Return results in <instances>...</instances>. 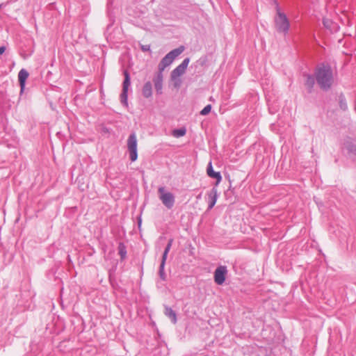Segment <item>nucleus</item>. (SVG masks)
<instances>
[{"mask_svg":"<svg viewBox=\"0 0 356 356\" xmlns=\"http://www.w3.org/2000/svg\"><path fill=\"white\" fill-rule=\"evenodd\" d=\"M317 83L323 90L330 88L333 83V74L329 65H323L316 69L315 73Z\"/></svg>","mask_w":356,"mask_h":356,"instance_id":"1","label":"nucleus"},{"mask_svg":"<svg viewBox=\"0 0 356 356\" xmlns=\"http://www.w3.org/2000/svg\"><path fill=\"white\" fill-rule=\"evenodd\" d=\"M274 21L277 31L286 35L289 29V22L286 15L281 12L278 5H277V15L275 17Z\"/></svg>","mask_w":356,"mask_h":356,"instance_id":"2","label":"nucleus"},{"mask_svg":"<svg viewBox=\"0 0 356 356\" xmlns=\"http://www.w3.org/2000/svg\"><path fill=\"white\" fill-rule=\"evenodd\" d=\"M184 50V47L183 46L179 47V48L175 49L170 51L168 54H167L161 60L159 64V72H162L167 67L171 65L173 60L180 55L183 51Z\"/></svg>","mask_w":356,"mask_h":356,"instance_id":"3","label":"nucleus"},{"mask_svg":"<svg viewBox=\"0 0 356 356\" xmlns=\"http://www.w3.org/2000/svg\"><path fill=\"white\" fill-rule=\"evenodd\" d=\"M158 192L159 193V199L163 205L169 209H172L175 202L174 195L170 192L165 191L163 186L159 187Z\"/></svg>","mask_w":356,"mask_h":356,"instance_id":"4","label":"nucleus"},{"mask_svg":"<svg viewBox=\"0 0 356 356\" xmlns=\"http://www.w3.org/2000/svg\"><path fill=\"white\" fill-rule=\"evenodd\" d=\"M127 149L129 152L130 160L134 162L138 159L137 138L135 133L129 135L127 139Z\"/></svg>","mask_w":356,"mask_h":356,"instance_id":"5","label":"nucleus"},{"mask_svg":"<svg viewBox=\"0 0 356 356\" xmlns=\"http://www.w3.org/2000/svg\"><path fill=\"white\" fill-rule=\"evenodd\" d=\"M124 79L122 83V91L120 95L121 103L125 106H128V90L131 85L130 76L129 72L125 70L124 71Z\"/></svg>","mask_w":356,"mask_h":356,"instance_id":"6","label":"nucleus"},{"mask_svg":"<svg viewBox=\"0 0 356 356\" xmlns=\"http://www.w3.org/2000/svg\"><path fill=\"white\" fill-rule=\"evenodd\" d=\"M190 58H186L181 62L180 65H179L176 68H175L171 72V78L172 79H176L177 78L181 76L185 73V71L189 64Z\"/></svg>","mask_w":356,"mask_h":356,"instance_id":"7","label":"nucleus"},{"mask_svg":"<svg viewBox=\"0 0 356 356\" xmlns=\"http://www.w3.org/2000/svg\"><path fill=\"white\" fill-rule=\"evenodd\" d=\"M227 273V269L225 266H218L214 272V281L218 284H222L226 278V275Z\"/></svg>","mask_w":356,"mask_h":356,"instance_id":"8","label":"nucleus"},{"mask_svg":"<svg viewBox=\"0 0 356 356\" xmlns=\"http://www.w3.org/2000/svg\"><path fill=\"white\" fill-rule=\"evenodd\" d=\"M170 247L171 246H166V248L163 253V255H162V259H161V264L159 266V277L162 280H166V274L164 271V268H165V261H166L168 254L170 251Z\"/></svg>","mask_w":356,"mask_h":356,"instance_id":"9","label":"nucleus"},{"mask_svg":"<svg viewBox=\"0 0 356 356\" xmlns=\"http://www.w3.org/2000/svg\"><path fill=\"white\" fill-rule=\"evenodd\" d=\"M163 81V76L162 72H158L153 78V82L156 93L159 95L162 93Z\"/></svg>","mask_w":356,"mask_h":356,"instance_id":"10","label":"nucleus"},{"mask_svg":"<svg viewBox=\"0 0 356 356\" xmlns=\"http://www.w3.org/2000/svg\"><path fill=\"white\" fill-rule=\"evenodd\" d=\"M29 72L25 69H22L18 73V80L19 83L21 94L23 93L25 89L26 81L29 77Z\"/></svg>","mask_w":356,"mask_h":356,"instance_id":"11","label":"nucleus"},{"mask_svg":"<svg viewBox=\"0 0 356 356\" xmlns=\"http://www.w3.org/2000/svg\"><path fill=\"white\" fill-rule=\"evenodd\" d=\"M218 197V190L216 188H213L208 193V210H211L215 206Z\"/></svg>","mask_w":356,"mask_h":356,"instance_id":"12","label":"nucleus"},{"mask_svg":"<svg viewBox=\"0 0 356 356\" xmlns=\"http://www.w3.org/2000/svg\"><path fill=\"white\" fill-rule=\"evenodd\" d=\"M207 171L209 177L216 179V185L221 181L222 176L219 172H215L213 170L211 162H209Z\"/></svg>","mask_w":356,"mask_h":356,"instance_id":"13","label":"nucleus"},{"mask_svg":"<svg viewBox=\"0 0 356 356\" xmlns=\"http://www.w3.org/2000/svg\"><path fill=\"white\" fill-rule=\"evenodd\" d=\"M142 93L143 95L146 97L149 98L152 97V83L150 81L146 82L142 89Z\"/></svg>","mask_w":356,"mask_h":356,"instance_id":"14","label":"nucleus"},{"mask_svg":"<svg viewBox=\"0 0 356 356\" xmlns=\"http://www.w3.org/2000/svg\"><path fill=\"white\" fill-rule=\"evenodd\" d=\"M164 314L171 320V322L173 324H175L177 323V314L171 307L165 306Z\"/></svg>","mask_w":356,"mask_h":356,"instance_id":"15","label":"nucleus"},{"mask_svg":"<svg viewBox=\"0 0 356 356\" xmlns=\"http://www.w3.org/2000/svg\"><path fill=\"white\" fill-rule=\"evenodd\" d=\"M344 147L348 151V154L356 157V145L350 141H346L344 143Z\"/></svg>","mask_w":356,"mask_h":356,"instance_id":"16","label":"nucleus"},{"mask_svg":"<svg viewBox=\"0 0 356 356\" xmlns=\"http://www.w3.org/2000/svg\"><path fill=\"white\" fill-rule=\"evenodd\" d=\"M305 76L306 77L305 85L307 86L309 92H310L315 83V79L310 74H305Z\"/></svg>","mask_w":356,"mask_h":356,"instance_id":"17","label":"nucleus"},{"mask_svg":"<svg viewBox=\"0 0 356 356\" xmlns=\"http://www.w3.org/2000/svg\"><path fill=\"white\" fill-rule=\"evenodd\" d=\"M186 133V129L185 128H181L177 129H174L172 131V136L175 138H180L184 136Z\"/></svg>","mask_w":356,"mask_h":356,"instance_id":"18","label":"nucleus"},{"mask_svg":"<svg viewBox=\"0 0 356 356\" xmlns=\"http://www.w3.org/2000/svg\"><path fill=\"white\" fill-rule=\"evenodd\" d=\"M118 254L120 256L121 260L124 259L127 256L126 246H119Z\"/></svg>","mask_w":356,"mask_h":356,"instance_id":"19","label":"nucleus"},{"mask_svg":"<svg viewBox=\"0 0 356 356\" xmlns=\"http://www.w3.org/2000/svg\"><path fill=\"white\" fill-rule=\"evenodd\" d=\"M211 110V106L210 104L207 105L201 111L200 114L202 115H206L210 113Z\"/></svg>","mask_w":356,"mask_h":356,"instance_id":"20","label":"nucleus"},{"mask_svg":"<svg viewBox=\"0 0 356 356\" xmlns=\"http://www.w3.org/2000/svg\"><path fill=\"white\" fill-rule=\"evenodd\" d=\"M140 48L143 51H150V45H149V44H143V45H141Z\"/></svg>","mask_w":356,"mask_h":356,"instance_id":"21","label":"nucleus"},{"mask_svg":"<svg viewBox=\"0 0 356 356\" xmlns=\"http://www.w3.org/2000/svg\"><path fill=\"white\" fill-rule=\"evenodd\" d=\"M340 106L343 110H346L347 108L346 103L345 102H343V100L340 101Z\"/></svg>","mask_w":356,"mask_h":356,"instance_id":"22","label":"nucleus"},{"mask_svg":"<svg viewBox=\"0 0 356 356\" xmlns=\"http://www.w3.org/2000/svg\"><path fill=\"white\" fill-rule=\"evenodd\" d=\"M6 51V47L1 46L0 47V55L3 54Z\"/></svg>","mask_w":356,"mask_h":356,"instance_id":"23","label":"nucleus"},{"mask_svg":"<svg viewBox=\"0 0 356 356\" xmlns=\"http://www.w3.org/2000/svg\"><path fill=\"white\" fill-rule=\"evenodd\" d=\"M327 23H328L327 22H326V21H323V24H324L326 27H327V26H328Z\"/></svg>","mask_w":356,"mask_h":356,"instance_id":"24","label":"nucleus"},{"mask_svg":"<svg viewBox=\"0 0 356 356\" xmlns=\"http://www.w3.org/2000/svg\"><path fill=\"white\" fill-rule=\"evenodd\" d=\"M171 243H172V240H170V241L168 242V245H171Z\"/></svg>","mask_w":356,"mask_h":356,"instance_id":"25","label":"nucleus"}]
</instances>
